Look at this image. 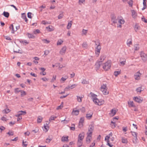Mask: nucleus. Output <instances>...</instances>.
<instances>
[{"label": "nucleus", "mask_w": 147, "mask_h": 147, "mask_svg": "<svg viewBox=\"0 0 147 147\" xmlns=\"http://www.w3.org/2000/svg\"><path fill=\"white\" fill-rule=\"evenodd\" d=\"M111 66V62L110 60H108L102 65V68L105 71H107L110 68Z\"/></svg>", "instance_id": "f257e3e1"}, {"label": "nucleus", "mask_w": 147, "mask_h": 147, "mask_svg": "<svg viewBox=\"0 0 147 147\" xmlns=\"http://www.w3.org/2000/svg\"><path fill=\"white\" fill-rule=\"evenodd\" d=\"M95 43V45H97L96 47L95 48V53L97 55V57H98L99 55L100 51L101 49V46L100 45V42H98L96 43V41H94Z\"/></svg>", "instance_id": "f03ea898"}, {"label": "nucleus", "mask_w": 147, "mask_h": 147, "mask_svg": "<svg viewBox=\"0 0 147 147\" xmlns=\"http://www.w3.org/2000/svg\"><path fill=\"white\" fill-rule=\"evenodd\" d=\"M84 136V133L83 132L80 134L78 137V144H82V141Z\"/></svg>", "instance_id": "7ed1b4c3"}, {"label": "nucleus", "mask_w": 147, "mask_h": 147, "mask_svg": "<svg viewBox=\"0 0 147 147\" xmlns=\"http://www.w3.org/2000/svg\"><path fill=\"white\" fill-rule=\"evenodd\" d=\"M100 90L104 94L106 95L108 94L109 92L107 91V88L106 84H103L100 87Z\"/></svg>", "instance_id": "20e7f679"}, {"label": "nucleus", "mask_w": 147, "mask_h": 147, "mask_svg": "<svg viewBox=\"0 0 147 147\" xmlns=\"http://www.w3.org/2000/svg\"><path fill=\"white\" fill-rule=\"evenodd\" d=\"M90 94L91 95L93 101L95 104L97 103V101H98V99L96 98L97 95L92 92H90Z\"/></svg>", "instance_id": "39448f33"}, {"label": "nucleus", "mask_w": 147, "mask_h": 147, "mask_svg": "<svg viewBox=\"0 0 147 147\" xmlns=\"http://www.w3.org/2000/svg\"><path fill=\"white\" fill-rule=\"evenodd\" d=\"M140 56L144 62L146 61L147 60V57L146 55L142 51L140 53Z\"/></svg>", "instance_id": "423d86ee"}, {"label": "nucleus", "mask_w": 147, "mask_h": 147, "mask_svg": "<svg viewBox=\"0 0 147 147\" xmlns=\"http://www.w3.org/2000/svg\"><path fill=\"white\" fill-rule=\"evenodd\" d=\"M86 135L87 136L86 138V142L87 144H89L91 141L92 135L87 134H86Z\"/></svg>", "instance_id": "0eeeda50"}, {"label": "nucleus", "mask_w": 147, "mask_h": 147, "mask_svg": "<svg viewBox=\"0 0 147 147\" xmlns=\"http://www.w3.org/2000/svg\"><path fill=\"white\" fill-rule=\"evenodd\" d=\"M134 101L138 103H141L143 100V98L140 96L139 97L137 96L134 97Z\"/></svg>", "instance_id": "6e6552de"}, {"label": "nucleus", "mask_w": 147, "mask_h": 147, "mask_svg": "<svg viewBox=\"0 0 147 147\" xmlns=\"http://www.w3.org/2000/svg\"><path fill=\"white\" fill-rule=\"evenodd\" d=\"M117 19L118 20V22L121 24H123L125 23V21L123 18L121 16H118Z\"/></svg>", "instance_id": "1a4fd4ad"}, {"label": "nucleus", "mask_w": 147, "mask_h": 147, "mask_svg": "<svg viewBox=\"0 0 147 147\" xmlns=\"http://www.w3.org/2000/svg\"><path fill=\"white\" fill-rule=\"evenodd\" d=\"M141 74L140 73L139 71L136 73L134 75V78L136 80H139L140 79V76H141Z\"/></svg>", "instance_id": "9d476101"}, {"label": "nucleus", "mask_w": 147, "mask_h": 147, "mask_svg": "<svg viewBox=\"0 0 147 147\" xmlns=\"http://www.w3.org/2000/svg\"><path fill=\"white\" fill-rule=\"evenodd\" d=\"M111 20L113 22L114 24H116L117 23V19L115 14H113L111 15Z\"/></svg>", "instance_id": "9b49d317"}, {"label": "nucleus", "mask_w": 147, "mask_h": 147, "mask_svg": "<svg viewBox=\"0 0 147 147\" xmlns=\"http://www.w3.org/2000/svg\"><path fill=\"white\" fill-rule=\"evenodd\" d=\"M93 129L94 127L92 125H89L88 131L86 134L92 135Z\"/></svg>", "instance_id": "f8f14e48"}, {"label": "nucleus", "mask_w": 147, "mask_h": 147, "mask_svg": "<svg viewBox=\"0 0 147 147\" xmlns=\"http://www.w3.org/2000/svg\"><path fill=\"white\" fill-rule=\"evenodd\" d=\"M66 49V47L65 46L63 47L59 51V54L61 55H64L65 53Z\"/></svg>", "instance_id": "ddd939ff"}, {"label": "nucleus", "mask_w": 147, "mask_h": 147, "mask_svg": "<svg viewBox=\"0 0 147 147\" xmlns=\"http://www.w3.org/2000/svg\"><path fill=\"white\" fill-rule=\"evenodd\" d=\"M77 86V85L76 84H73L70 86H68L65 87V90H70V89H73L76 88Z\"/></svg>", "instance_id": "4468645a"}, {"label": "nucleus", "mask_w": 147, "mask_h": 147, "mask_svg": "<svg viewBox=\"0 0 147 147\" xmlns=\"http://www.w3.org/2000/svg\"><path fill=\"white\" fill-rule=\"evenodd\" d=\"M106 57V56L105 54H102L101 55L100 57L99 61H98L101 62V63H102L105 59Z\"/></svg>", "instance_id": "2eb2a0df"}, {"label": "nucleus", "mask_w": 147, "mask_h": 147, "mask_svg": "<svg viewBox=\"0 0 147 147\" xmlns=\"http://www.w3.org/2000/svg\"><path fill=\"white\" fill-rule=\"evenodd\" d=\"M47 30L49 32H51L54 30V27L52 26H49L46 27Z\"/></svg>", "instance_id": "dca6fc26"}, {"label": "nucleus", "mask_w": 147, "mask_h": 147, "mask_svg": "<svg viewBox=\"0 0 147 147\" xmlns=\"http://www.w3.org/2000/svg\"><path fill=\"white\" fill-rule=\"evenodd\" d=\"M39 69L42 71L40 73V74L42 76H45L46 74V73L45 72L46 69L44 67L39 68Z\"/></svg>", "instance_id": "f3484780"}, {"label": "nucleus", "mask_w": 147, "mask_h": 147, "mask_svg": "<svg viewBox=\"0 0 147 147\" xmlns=\"http://www.w3.org/2000/svg\"><path fill=\"white\" fill-rule=\"evenodd\" d=\"M102 64V63L98 61L95 65L96 69H98Z\"/></svg>", "instance_id": "a211bd4d"}, {"label": "nucleus", "mask_w": 147, "mask_h": 147, "mask_svg": "<svg viewBox=\"0 0 147 147\" xmlns=\"http://www.w3.org/2000/svg\"><path fill=\"white\" fill-rule=\"evenodd\" d=\"M131 12L133 18H136L137 16V13L134 10H132L131 11Z\"/></svg>", "instance_id": "6ab92c4d"}, {"label": "nucleus", "mask_w": 147, "mask_h": 147, "mask_svg": "<svg viewBox=\"0 0 147 147\" xmlns=\"http://www.w3.org/2000/svg\"><path fill=\"white\" fill-rule=\"evenodd\" d=\"M79 111L78 110H75L73 109L72 112V115H77L79 114Z\"/></svg>", "instance_id": "aec40b11"}, {"label": "nucleus", "mask_w": 147, "mask_h": 147, "mask_svg": "<svg viewBox=\"0 0 147 147\" xmlns=\"http://www.w3.org/2000/svg\"><path fill=\"white\" fill-rule=\"evenodd\" d=\"M28 36L29 38H31L32 39H34L35 37L36 36L32 34H30L29 33H27L26 34Z\"/></svg>", "instance_id": "412c9836"}, {"label": "nucleus", "mask_w": 147, "mask_h": 147, "mask_svg": "<svg viewBox=\"0 0 147 147\" xmlns=\"http://www.w3.org/2000/svg\"><path fill=\"white\" fill-rule=\"evenodd\" d=\"M97 102L95 103V104L96 105H100L103 104H104V100H102L101 101H99V100L98 99V101H97Z\"/></svg>", "instance_id": "4be33fe9"}, {"label": "nucleus", "mask_w": 147, "mask_h": 147, "mask_svg": "<svg viewBox=\"0 0 147 147\" xmlns=\"http://www.w3.org/2000/svg\"><path fill=\"white\" fill-rule=\"evenodd\" d=\"M128 105L130 107H135V105L133 101H128Z\"/></svg>", "instance_id": "5701e85b"}, {"label": "nucleus", "mask_w": 147, "mask_h": 147, "mask_svg": "<svg viewBox=\"0 0 147 147\" xmlns=\"http://www.w3.org/2000/svg\"><path fill=\"white\" fill-rule=\"evenodd\" d=\"M9 28L10 30H11V33H12L14 34L15 33L16 31L14 30L13 26V24H11Z\"/></svg>", "instance_id": "b1692460"}, {"label": "nucleus", "mask_w": 147, "mask_h": 147, "mask_svg": "<svg viewBox=\"0 0 147 147\" xmlns=\"http://www.w3.org/2000/svg\"><path fill=\"white\" fill-rule=\"evenodd\" d=\"M93 113H87L86 115V117L88 119H90L92 117Z\"/></svg>", "instance_id": "393cba45"}, {"label": "nucleus", "mask_w": 147, "mask_h": 147, "mask_svg": "<svg viewBox=\"0 0 147 147\" xmlns=\"http://www.w3.org/2000/svg\"><path fill=\"white\" fill-rule=\"evenodd\" d=\"M116 113V110L114 109H113L111 111V113H110V114L113 116Z\"/></svg>", "instance_id": "a878e982"}, {"label": "nucleus", "mask_w": 147, "mask_h": 147, "mask_svg": "<svg viewBox=\"0 0 147 147\" xmlns=\"http://www.w3.org/2000/svg\"><path fill=\"white\" fill-rule=\"evenodd\" d=\"M68 137L63 136L61 138V141L62 142L67 141H68Z\"/></svg>", "instance_id": "bb28decb"}, {"label": "nucleus", "mask_w": 147, "mask_h": 147, "mask_svg": "<svg viewBox=\"0 0 147 147\" xmlns=\"http://www.w3.org/2000/svg\"><path fill=\"white\" fill-rule=\"evenodd\" d=\"M46 125H44V128L43 129L46 132H47L49 130V127L47 123H46Z\"/></svg>", "instance_id": "cd10ccee"}, {"label": "nucleus", "mask_w": 147, "mask_h": 147, "mask_svg": "<svg viewBox=\"0 0 147 147\" xmlns=\"http://www.w3.org/2000/svg\"><path fill=\"white\" fill-rule=\"evenodd\" d=\"M3 15L6 18H8L9 16V13L7 12L4 11L3 13Z\"/></svg>", "instance_id": "c85d7f7f"}, {"label": "nucleus", "mask_w": 147, "mask_h": 147, "mask_svg": "<svg viewBox=\"0 0 147 147\" xmlns=\"http://www.w3.org/2000/svg\"><path fill=\"white\" fill-rule=\"evenodd\" d=\"M132 44L131 40L130 39H128L127 41V46L130 47V45Z\"/></svg>", "instance_id": "c756f323"}, {"label": "nucleus", "mask_w": 147, "mask_h": 147, "mask_svg": "<svg viewBox=\"0 0 147 147\" xmlns=\"http://www.w3.org/2000/svg\"><path fill=\"white\" fill-rule=\"evenodd\" d=\"M140 26L137 24H136L135 25L134 28V29L136 32H137L139 29Z\"/></svg>", "instance_id": "7c9ffc66"}, {"label": "nucleus", "mask_w": 147, "mask_h": 147, "mask_svg": "<svg viewBox=\"0 0 147 147\" xmlns=\"http://www.w3.org/2000/svg\"><path fill=\"white\" fill-rule=\"evenodd\" d=\"M88 30L83 29L82 31V35H86L88 32Z\"/></svg>", "instance_id": "2f4dec72"}, {"label": "nucleus", "mask_w": 147, "mask_h": 147, "mask_svg": "<svg viewBox=\"0 0 147 147\" xmlns=\"http://www.w3.org/2000/svg\"><path fill=\"white\" fill-rule=\"evenodd\" d=\"M143 4L144 5V7H143V9H145L146 8V0H143Z\"/></svg>", "instance_id": "473e14b6"}, {"label": "nucleus", "mask_w": 147, "mask_h": 147, "mask_svg": "<svg viewBox=\"0 0 147 147\" xmlns=\"http://www.w3.org/2000/svg\"><path fill=\"white\" fill-rule=\"evenodd\" d=\"M56 118L57 117L56 116H52L50 117L49 119V121L51 122L53 120H55V119H56Z\"/></svg>", "instance_id": "72a5a7b5"}, {"label": "nucleus", "mask_w": 147, "mask_h": 147, "mask_svg": "<svg viewBox=\"0 0 147 147\" xmlns=\"http://www.w3.org/2000/svg\"><path fill=\"white\" fill-rule=\"evenodd\" d=\"M71 23V21H70L68 23V24L67 26V29H69L70 28L72 25Z\"/></svg>", "instance_id": "f704fd0d"}, {"label": "nucleus", "mask_w": 147, "mask_h": 147, "mask_svg": "<svg viewBox=\"0 0 147 147\" xmlns=\"http://www.w3.org/2000/svg\"><path fill=\"white\" fill-rule=\"evenodd\" d=\"M42 119V118L41 116H39L37 118V123H40Z\"/></svg>", "instance_id": "c9c22d12"}, {"label": "nucleus", "mask_w": 147, "mask_h": 147, "mask_svg": "<svg viewBox=\"0 0 147 147\" xmlns=\"http://www.w3.org/2000/svg\"><path fill=\"white\" fill-rule=\"evenodd\" d=\"M122 142L123 143L126 144L127 142V139L124 138H123L121 139Z\"/></svg>", "instance_id": "e433bc0d"}, {"label": "nucleus", "mask_w": 147, "mask_h": 147, "mask_svg": "<svg viewBox=\"0 0 147 147\" xmlns=\"http://www.w3.org/2000/svg\"><path fill=\"white\" fill-rule=\"evenodd\" d=\"M26 111H19L18 112V113L21 114L22 115H24L26 114Z\"/></svg>", "instance_id": "4c0bfd02"}, {"label": "nucleus", "mask_w": 147, "mask_h": 147, "mask_svg": "<svg viewBox=\"0 0 147 147\" xmlns=\"http://www.w3.org/2000/svg\"><path fill=\"white\" fill-rule=\"evenodd\" d=\"M131 132L132 133V135L134 137H135L136 139H137V133L135 132H132V131H131Z\"/></svg>", "instance_id": "58836bf2"}, {"label": "nucleus", "mask_w": 147, "mask_h": 147, "mask_svg": "<svg viewBox=\"0 0 147 147\" xmlns=\"http://www.w3.org/2000/svg\"><path fill=\"white\" fill-rule=\"evenodd\" d=\"M82 83L83 84H87L89 83V82L85 79H84L82 82Z\"/></svg>", "instance_id": "ea45409f"}, {"label": "nucleus", "mask_w": 147, "mask_h": 147, "mask_svg": "<svg viewBox=\"0 0 147 147\" xmlns=\"http://www.w3.org/2000/svg\"><path fill=\"white\" fill-rule=\"evenodd\" d=\"M52 140V138H50V137L49 136L48 138L46 139V142L47 143H49Z\"/></svg>", "instance_id": "a19ab883"}, {"label": "nucleus", "mask_w": 147, "mask_h": 147, "mask_svg": "<svg viewBox=\"0 0 147 147\" xmlns=\"http://www.w3.org/2000/svg\"><path fill=\"white\" fill-rule=\"evenodd\" d=\"M63 16V13H61L59 14L58 16V18L59 19H61L62 18Z\"/></svg>", "instance_id": "79ce46f5"}, {"label": "nucleus", "mask_w": 147, "mask_h": 147, "mask_svg": "<svg viewBox=\"0 0 147 147\" xmlns=\"http://www.w3.org/2000/svg\"><path fill=\"white\" fill-rule=\"evenodd\" d=\"M121 73L120 71H115L114 72V75L116 76H117L119 74H120Z\"/></svg>", "instance_id": "37998d69"}, {"label": "nucleus", "mask_w": 147, "mask_h": 147, "mask_svg": "<svg viewBox=\"0 0 147 147\" xmlns=\"http://www.w3.org/2000/svg\"><path fill=\"white\" fill-rule=\"evenodd\" d=\"M133 1L132 0L129 1L128 2L129 5L130 6H132L133 5Z\"/></svg>", "instance_id": "c03bdc74"}, {"label": "nucleus", "mask_w": 147, "mask_h": 147, "mask_svg": "<svg viewBox=\"0 0 147 147\" xmlns=\"http://www.w3.org/2000/svg\"><path fill=\"white\" fill-rule=\"evenodd\" d=\"M63 42V41L61 40H59L57 41V45H60L62 44Z\"/></svg>", "instance_id": "a18cd8bd"}, {"label": "nucleus", "mask_w": 147, "mask_h": 147, "mask_svg": "<svg viewBox=\"0 0 147 147\" xmlns=\"http://www.w3.org/2000/svg\"><path fill=\"white\" fill-rule=\"evenodd\" d=\"M136 91L137 92H139V93H140L142 91V90H141V88L139 87L137 88L136 89Z\"/></svg>", "instance_id": "49530a36"}, {"label": "nucleus", "mask_w": 147, "mask_h": 147, "mask_svg": "<svg viewBox=\"0 0 147 147\" xmlns=\"http://www.w3.org/2000/svg\"><path fill=\"white\" fill-rule=\"evenodd\" d=\"M20 92L22 96H23L26 94V92L24 91L21 90Z\"/></svg>", "instance_id": "de8ad7c7"}, {"label": "nucleus", "mask_w": 147, "mask_h": 147, "mask_svg": "<svg viewBox=\"0 0 147 147\" xmlns=\"http://www.w3.org/2000/svg\"><path fill=\"white\" fill-rule=\"evenodd\" d=\"M78 101L79 102H81L82 101V97H80L79 96H77Z\"/></svg>", "instance_id": "09e8293b"}, {"label": "nucleus", "mask_w": 147, "mask_h": 147, "mask_svg": "<svg viewBox=\"0 0 147 147\" xmlns=\"http://www.w3.org/2000/svg\"><path fill=\"white\" fill-rule=\"evenodd\" d=\"M110 137H109V136H108V135L106 136L105 140H107V142H109V139L110 138Z\"/></svg>", "instance_id": "8fccbe9b"}, {"label": "nucleus", "mask_w": 147, "mask_h": 147, "mask_svg": "<svg viewBox=\"0 0 147 147\" xmlns=\"http://www.w3.org/2000/svg\"><path fill=\"white\" fill-rule=\"evenodd\" d=\"M56 79V76H53L52 79H51V82H53Z\"/></svg>", "instance_id": "3c124183"}, {"label": "nucleus", "mask_w": 147, "mask_h": 147, "mask_svg": "<svg viewBox=\"0 0 147 147\" xmlns=\"http://www.w3.org/2000/svg\"><path fill=\"white\" fill-rule=\"evenodd\" d=\"M72 126L70 127V129L71 130L74 131L75 130V125L74 124L71 125Z\"/></svg>", "instance_id": "603ef678"}, {"label": "nucleus", "mask_w": 147, "mask_h": 147, "mask_svg": "<svg viewBox=\"0 0 147 147\" xmlns=\"http://www.w3.org/2000/svg\"><path fill=\"white\" fill-rule=\"evenodd\" d=\"M7 134L9 136H12L13 135V131H9L7 133Z\"/></svg>", "instance_id": "864d4df0"}, {"label": "nucleus", "mask_w": 147, "mask_h": 147, "mask_svg": "<svg viewBox=\"0 0 147 147\" xmlns=\"http://www.w3.org/2000/svg\"><path fill=\"white\" fill-rule=\"evenodd\" d=\"M15 92L16 93H17L20 92L21 90H20L18 88H16L15 89Z\"/></svg>", "instance_id": "5fc2aeb1"}, {"label": "nucleus", "mask_w": 147, "mask_h": 147, "mask_svg": "<svg viewBox=\"0 0 147 147\" xmlns=\"http://www.w3.org/2000/svg\"><path fill=\"white\" fill-rule=\"evenodd\" d=\"M134 49L135 50L137 51L139 50V47L137 45H135L134 46Z\"/></svg>", "instance_id": "6e6d98bb"}, {"label": "nucleus", "mask_w": 147, "mask_h": 147, "mask_svg": "<svg viewBox=\"0 0 147 147\" xmlns=\"http://www.w3.org/2000/svg\"><path fill=\"white\" fill-rule=\"evenodd\" d=\"M82 47L85 48H86L87 47V44L86 42H84L82 44Z\"/></svg>", "instance_id": "4d7b16f0"}, {"label": "nucleus", "mask_w": 147, "mask_h": 147, "mask_svg": "<svg viewBox=\"0 0 147 147\" xmlns=\"http://www.w3.org/2000/svg\"><path fill=\"white\" fill-rule=\"evenodd\" d=\"M20 42H22L24 44H25V45L27 44L28 43V42L26 40H22Z\"/></svg>", "instance_id": "13d9d810"}, {"label": "nucleus", "mask_w": 147, "mask_h": 147, "mask_svg": "<svg viewBox=\"0 0 147 147\" xmlns=\"http://www.w3.org/2000/svg\"><path fill=\"white\" fill-rule=\"evenodd\" d=\"M67 78L68 77L67 76H65V78L63 77H62L61 79V80H62L63 82H64Z\"/></svg>", "instance_id": "bf43d9fd"}, {"label": "nucleus", "mask_w": 147, "mask_h": 147, "mask_svg": "<svg viewBox=\"0 0 147 147\" xmlns=\"http://www.w3.org/2000/svg\"><path fill=\"white\" fill-rule=\"evenodd\" d=\"M3 111L5 113H9L10 111L9 109H6L4 110Z\"/></svg>", "instance_id": "052dcab7"}, {"label": "nucleus", "mask_w": 147, "mask_h": 147, "mask_svg": "<svg viewBox=\"0 0 147 147\" xmlns=\"http://www.w3.org/2000/svg\"><path fill=\"white\" fill-rule=\"evenodd\" d=\"M84 118L81 117L80 119L79 122L82 123H83L84 122Z\"/></svg>", "instance_id": "680f3d73"}, {"label": "nucleus", "mask_w": 147, "mask_h": 147, "mask_svg": "<svg viewBox=\"0 0 147 147\" xmlns=\"http://www.w3.org/2000/svg\"><path fill=\"white\" fill-rule=\"evenodd\" d=\"M83 125V123H82L79 122V123L78 124V127L79 128H81L82 127Z\"/></svg>", "instance_id": "e2e57ef3"}, {"label": "nucleus", "mask_w": 147, "mask_h": 147, "mask_svg": "<svg viewBox=\"0 0 147 147\" xmlns=\"http://www.w3.org/2000/svg\"><path fill=\"white\" fill-rule=\"evenodd\" d=\"M5 128L3 126H0V130H1V132L2 131H3L5 129Z\"/></svg>", "instance_id": "0e129e2a"}, {"label": "nucleus", "mask_w": 147, "mask_h": 147, "mask_svg": "<svg viewBox=\"0 0 147 147\" xmlns=\"http://www.w3.org/2000/svg\"><path fill=\"white\" fill-rule=\"evenodd\" d=\"M43 41L44 43L46 44L49 43L50 42V41L49 40L47 39H44L43 40Z\"/></svg>", "instance_id": "69168bd1"}, {"label": "nucleus", "mask_w": 147, "mask_h": 147, "mask_svg": "<svg viewBox=\"0 0 147 147\" xmlns=\"http://www.w3.org/2000/svg\"><path fill=\"white\" fill-rule=\"evenodd\" d=\"M31 14L32 13H31L28 12L27 14L28 17L29 18H32Z\"/></svg>", "instance_id": "338daca9"}, {"label": "nucleus", "mask_w": 147, "mask_h": 147, "mask_svg": "<svg viewBox=\"0 0 147 147\" xmlns=\"http://www.w3.org/2000/svg\"><path fill=\"white\" fill-rule=\"evenodd\" d=\"M49 50H46L44 52V55H47L49 53Z\"/></svg>", "instance_id": "774afa93"}]
</instances>
